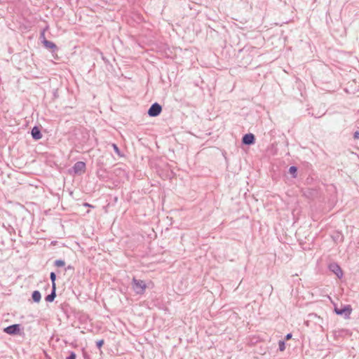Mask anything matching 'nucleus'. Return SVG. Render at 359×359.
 <instances>
[{
    "mask_svg": "<svg viewBox=\"0 0 359 359\" xmlns=\"http://www.w3.org/2000/svg\"><path fill=\"white\" fill-rule=\"evenodd\" d=\"M132 287L137 294H143L145 292L147 285L144 280L134 277L132 280Z\"/></svg>",
    "mask_w": 359,
    "mask_h": 359,
    "instance_id": "f257e3e1",
    "label": "nucleus"
},
{
    "mask_svg": "<svg viewBox=\"0 0 359 359\" xmlns=\"http://www.w3.org/2000/svg\"><path fill=\"white\" fill-rule=\"evenodd\" d=\"M352 307L351 305L347 304L343 306L341 308L337 307L336 305H334V313L338 316H343L345 319L350 318V316L352 312Z\"/></svg>",
    "mask_w": 359,
    "mask_h": 359,
    "instance_id": "f03ea898",
    "label": "nucleus"
},
{
    "mask_svg": "<svg viewBox=\"0 0 359 359\" xmlns=\"http://www.w3.org/2000/svg\"><path fill=\"white\" fill-rule=\"evenodd\" d=\"M162 111V107L160 104L154 102L149 107L147 113L150 117H156L158 116Z\"/></svg>",
    "mask_w": 359,
    "mask_h": 359,
    "instance_id": "7ed1b4c3",
    "label": "nucleus"
},
{
    "mask_svg": "<svg viewBox=\"0 0 359 359\" xmlns=\"http://www.w3.org/2000/svg\"><path fill=\"white\" fill-rule=\"evenodd\" d=\"M329 270L337 276V277L341 279L344 273L340 266L336 262H332L328 265Z\"/></svg>",
    "mask_w": 359,
    "mask_h": 359,
    "instance_id": "20e7f679",
    "label": "nucleus"
},
{
    "mask_svg": "<svg viewBox=\"0 0 359 359\" xmlns=\"http://www.w3.org/2000/svg\"><path fill=\"white\" fill-rule=\"evenodd\" d=\"M86 163L83 161H77L72 167V171L76 175H81L86 171Z\"/></svg>",
    "mask_w": 359,
    "mask_h": 359,
    "instance_id": "39448f33",
    "label": "nucleus"
},
{
    "mask_svg": "<svg viewBox=\"0 0 359 359\" xmlns=\"http://www.w3.org/2000/svg\"><path fill=\"white\" fill-rule=\"evenodd\" d=\"M4 331L11 335H15L20 334V325L13 324L4 328Z\"/></svg>",
    "mask_w": 359,
    "mask_h": 359,
    "instance_id": "423d86ee",
    "label": "nucleus"
},
{
    "mask_svg": "<svg viewBox=\"0 0 359 359\" xmlns=\"http://www.w3.org/2000/svg\"><path fill=\"white\" fill-rule=\"evenodd\" d=\"M255 142V136L252 133L245 134L242 137V144L245 145H252Z\"/></svg>",
    "mask_w": 359,
    "mask_h": 359,
    "instance_id": "0eeeda50",
    "label": "nucleus"
},
{
    "mask_svg": "<svg viewBox=\"0 0 359 359\" xmlns=\"http://www.w3.org/2000/svg\"><path fill=\"white\" fill-rule=\"evenodd\" d=\"M32 137L35 140H39L42 137L40 128L38 126H34L31 131Z\"/></svg>",
    "mask_w": 359,
    "mask_h": 359,
    "instance_id": "6e6552de",
    "label": "nucleus"
},
{
    "mask_svg": "<svg viewBox=\"0 0 359 359\" xmlns=\"http://www.w3.org/2000/svg\"><path fill=\"white\" fill-rule=\"evenodd\" d=\"M43 46L48 49H50L53 52L57 49V46L53 42L46 40L44 39L43 41Z\"/></svg>",
    "mask_w": 359,
    "mask_h": 359,
    "instance_id": "1a4fd4ad",
    "label": "nucleus"
},
{
    "mask_svg": "<svg viewBox=\"0 0 359 359\" xmlns=\"http://www.w3.org/2000/svg\"><path fill=\"white\" fill-rule=\"evenodd\" d=\"M56 297V288L52 287L50 294L45 297V300L48 302H52Z\"/></svg>",
    "mask_w": 359,
    "mask_h": 359,
    "instance_id": "9d476101",
    "label": "nucleus"
},
{
    "mask_svg": "<svg viewBox=\"0 0 359 359\" xmlns=\"http://www.w3.org/2000/svg\"><path fill=\"white\" fill-rule=\"evenodd\" d=\"M32 298L34 302L39 303L41 298L40 292L38 290H34L32 294Z\"/></svg>",
    "mask_w": 359,
    "mask_h": 359,
    "instance_id": "9b49d317",
    "label": "nucleus"
},
{
    "mask_svg": "<svg viewBox=\"0 0 359 359\" xmlns=\"http://www.w3.org/2000/svg\"><path fill=\"white\" fill-rule=\"evenodd\" d=\"M297 167L294 166V165H292V166H290V168H289V172L292 175V177L293 178H296L297 176Z\"/></svg>",
    "mask_w": 359,
    "mask_h": 359,
    "instance_id": "f8f14e48",
    "label": "nucleus"
},
{
    "mask_svg": "<svg viewBox=\"0 0 359 359\" xmlns=\"http://www.w3.org/2000/svg\"><path fill=\"white\" fill-rule=\"evenodd\" d=\"M50 278L52 283V287L56 288V284H55V280H56V275L54 272H51L50 273Z\"/></svg>",
    "mask_w": 359,
    "mask_h": 359,
    "instance_id": "ddd939ff",
    "label": "nucleus"
},
{
    "mask_svg": "<svg viewBox=\"0 0 359 359\" xmlns=\"http://www.w3.org/2000/svg\"><path fill=\"white\" fill-rule=\"evenodd\" d=\"M54 265L57 267H62L65 265V262L62 259H57L55 261Z\"/></svg>",
    "mask_w": 359,
    "mask_h": 359,
    "instance_id": "4468645a",
    "label": "nucleus"
},
{
    "mask_svg": "<svg viewBox=\"0 0 359 359\" xmlns=\"http://www.w3.org/2000/svg\"><path fill=\"white\" fill-rule=\"evenodd\" d=\"M112 147L114 152L119 156H123V154L121 152L118 147L116 144H112Z\"/></svg>",
    "mask_w": 359,
    "mask_h": 359,
    "instance_id": "2eb2a0df",
    "label": "nucleus"
},
{
    "mask_svg": "<svg viewBox=\"0 0 359 359\" xmlns=\"http://www.w3.org/2000/svg\"><path fill=\"white\" fill-rule=\"evenodd\" d=\"M278 349L280 351H283L285 349V343L283 340H280L278 342Z\"/></svg>",
    "mask_w": 359,
    "mask_h": 359,
    "instance_id": "dca6fc26",
    "label": "nucleus"
},
{
    "mask_svg": "<svg viewBox=\"0 0 359 359\" xmlns=\"http://www.w3.org/2000/svg\"><path fill=\"white\" fill-rule=\"evenodd\" d=\"M104 343V339H100V340H98L97 342H96V346L98 348H100L103 344Z\"/></svg>",
    "mask_w": 359,
    "mask_h": 359,
    "instance_id": "f3484780",
    "label": "nucleus"
},
{
    "mask_svg": "<svg viewBox=\"0 0 359 359\" xmlns=\"http://www.w3.org/2000/svg\"><path fill=\"white\" fill-rule=\"evenodd\" d=\"M76 355L74 351H71L69 356L66 359H76Z\"/></svg>",
    "mask_w": 359,
    "mask_h": 359,
    "instance_id": "a211bd4d",
    "label": "nucleus"
},
{
    "mask_svg": "<svg viewBox=\"0 0 359 359\" xmlns=\"http://www.w3.org/2000/svg\"><path fill=\"white\" fill-rule=\"evenodd\" d=\"M353 138L355 140H358L359 139V131L357 130L355 131L354 133H353Z\"/></svg>",
    "mask_w": 359,
    "mask_h": 359,
    "instance_id": "6ab92c4d",
    "label": "nucleus"
},
{
    "mask_svg": "<svg viewBox=\"0 0 359 359\" xmlns=\"http://www.w3.org/2000/svg\"><path fill=\"white\" fill-rule=\"evenodd\" d=\"M292 334L291 333H288V334H287L285 335V340H289V339H290L292 338Z\"/></svg>",
    "mask_w": 359,
    "mask_h": 359,
    "instance_id": "aec40b11",
    "label": "nucleus"
},
{
    "mask_svg": "<svg viewBox=\"0 0 359 359\" xmlns=\"http://www.w3.org/2000/svg\"><path fill=\"white\" fill-rule=\"evenodd\" d=\"M70 269H73V267L71 266L70 265L68 266L66 269H65V271H68V270H70Z\"/></svg>",
    "mask_w": 359,
    "mask_h": 359,
    "instance_id": "412c9836",
    "label": "nucleus"
},
{
    "mask_svg": "<svg viewBox=\"0 0 359 359\" xmlns=\"http://www.w3.org/2000/svg\"><path fill=\"white\" fill-rule=\"evenodd\" d=\"M84 205H85V206H87V207H93L91 205H90V204H89V203H84Z\"/></svg>",
    "mask_w": 359,
    "mask_h": 359,
    "instance_id": "4be33fe9",
    "label": "nucleus"
}]
</instances>
